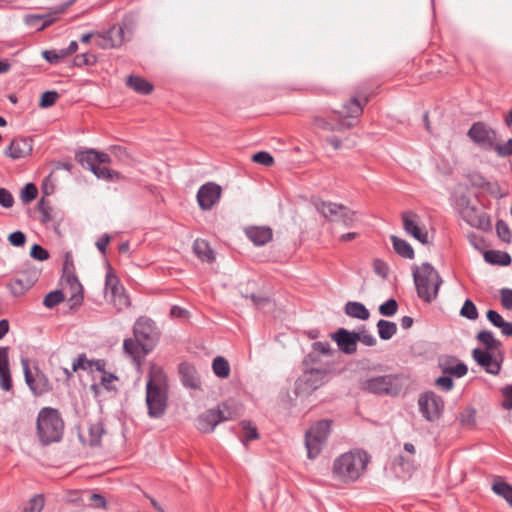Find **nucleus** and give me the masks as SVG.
I'll return each mask as SVG.
<instances>
[{
	"mask_svg": "<svg viewBox=\"0 0 512 512\" xmlns=\"http://www.w3.org/2000/svg\"><path fill=\"white\" fill-rule=\"evenodd\" d=\"M146 405L150 418L164 416L168 407V383L163 369L151 365L146 383Z\"/></svg>",
	"mask_w": 512,
	"mask_h": 512,
	"instance_id": "obj_1",
	"label": "nucleus"
},
{
	"mask_svg": "<svg viewBox=\"0 0 512 512\" xmlns=\"http://www.w3.org/2000/svg\"><path fill=\"white\" fill-rule=\"evenodd\" d=\"M370 461L368 453L355 449L338 456L332 466V475L344 484L357 481L364 473Z\"/></svg>",
	"mask_w": 512,
	"mask_h": 512,
	"instance_id": "obj_2",
	"label": "nucleus"
},
{
	"mask_svg": "<svg viewBox=\"0 0 512 512\" xmlns=\"http://www.w3.org/2000/svg\"><path fill=\"white\" fill-rule=\"evenodd\" d=\"M36 430L42 445L59 442L64 431V421L60 412L51 407L42 408L37 416Z\"/></svg>",
	"mask_w": 512,
	"mask_h": 512,
	"instance_id": "obj_3",
	"label": "nucleus"
},
{
	"mask_svg": "<svg viewBox=\"0 0 512 512\" xmlns=\"http://www.w3.org/2000/svg\"><path fill=\"white\" fill-rule=\"evenodd\" d=\"M412 275L418 297L424 302L430 303L436 299L442 278L437 270L428 262L418 267H412Z\"/></svg>",
	"mask_w": 512,
	"mask_h": 512,
	"instance_id": "obj_4",
	"label": "nucleus"
},
{
	"mask_svg": "<svg viewBox=\"0 0 512 512\" xmlns=\"http://www.w3.org/2000/svg\"><path fill=\"white\" fill-rule=\"evenodd\" d=\"M75 159L83 168L90 170L99 179L111 181L121 178L119 172L111 170L106 166L111 163V158L107 153L87 149L77 152Z\"/></svg>",
	"mask_w": 512,
	"mask_h": 512,
	"instance_id": "obj_5",
	"label": "nucleus"
},
{
	"mask_svg": "<svg viewBox=\"0 0 512 512\" xmlns=\"http://www.w3.org/2000/svg\"><path fill=\"white\" fill-rule=\"evenodd\" d=\"M379 87L380 84L375 80L360 83L354 89L350 99L343 104L341 115L345 118H358Z\"/></svg>",
	"mask_w": 512,
	"mask_h": 512,
	"instance_id": "obj_6",
	"label": "nucleus"
},
{
	"mask_svg": "<svg viewBox=\"0 0 512 512\" xmlns=\"http://www.w3.org/2000/svg\"><path fill=\"white\" fill-rule=\"evenodd\" d=\"M404 378L399 374L379 375L361 382V389L375 395L398 396L403 389Z\"/></svg>",
	"mask_w": 512,
	"mask_h": 512,
	"instance_id": "obj_7",
	"label": "nucleus"
},
{
	"mask_svg": "<svg viewBox=\"0 0 512 512\" xmlns=\"http://www.w3.org/2000/svg\"><path fill=\"white\" fill-rule=\"evenodd\" d=\"M236 416L237 412L232 403L223 401L215 408H210L198 416L197 428L203 433H210L219 423L233 420Z\"/></svg>",
	"mask_w": 512,
	"mask_h": 512,
	"instance_id": "obj_8",
	"label": "nucleus"
},
{
	"mask_svg": "<svg viewBox=\"0 0 512 512\" xmlns=\"http://www.w3.org/2000/svg\"><path fill=\"white\" fill-rule=\"evenodd\" d=\"M336 354L337 351L331 348L329 342H314L312 350L303 360V366L308 369L318 368L331 372L333 369V358Z\"/></svg>",
	"mask_w": 512,
	"mask_h": 512,
	"instance_id": "obj_9",
	"label": "nucleus"
},
{
	"mask_svg": "<svg viewBox=\"0 0 512 512\" xmlns=\"http://www.w3.org/2000/svg\"><path fill=\"white\" fill-rule=\"evenodd\" d=\"M332 421L322 419L316 422L305 434V446L307 455L310 459L316 458L324 444L326 443L331 431Z\"/></svg>",
	"mask_w": 512,
	"mask_h": 512,
	"instance_id": "obj_10",
	"label": "nucleus"
},
{
	"mask_svg": "<svg viewBox=\"0 0 512 512\" xmlns=\"http://www.w3.org/2000/svg\"><path fill=\"white\" fill-rule=\"evenodd\" d=\"M467 137L481 151L491 152L497 143L498 133L488 123L476 121L468 129Z\"/></svg>",
	"mask_w": 512,
	"mask_h": 512,
	"instance_id": "obj_11",
	"label": "nucleus"
},
{
	"mask_svg": "<svg viewBox=\"0 0 512 512\" xmlns=\"http://www.w3.org/2000/svg\"><path fill=\"white\" fill-rule=\"evenodd\" d=\"M330 373L324 369L304 368L303 373L295 381V394L297 396L311 395L328 381Z\"/></svg>",
	"mask_w": 512,
	"mask_h": 512,
	"instance_id": "obj_12",
	"label": "nucleus"
},
{
	"mask_svg": "<svg viewBox=\"0 0 512 512\" xmlns=\"http://www.w3.org/2000/svg\"><path fill=\"white\" fill-rule=\"evenodd\" d=\"M316 210L322 214L326 219L331 221L341 222L346 227L352 226L354 222L355 212L348 209L346 206L332 202H325L316 200L314 202Z\"/></svg>",
	"mask_w": 512,
	"mask_h": 512,
	"instance_id": "obj_13",
	"label": "nucleus"
},
{
	"mask_svg": "<svg viewBox=\"0 0 512 512\" xmlns=\"http://www.w3.org/2000/svg\"><path fill=\"white\" fill-rule=\"evenodd\" d=\"M63 277L71 289V297L69 301L72 303L71 307L79 306L83 302V287L75 275V267L71 252L65 253L63 263Z\"/></svg>",
	"mask_w": 512,
	"mask_h": 512,
	"instance_id": "obj_14",
	"label": "nucleus"
},
{
	"mask_svg": "<svg viewBox=\"0 0 512 512\" xmlns=\"http://www.w3.org/2000/svg\"><path fill=\"white\" fill-rule=\"evenodd\" d=\"M418 405L423 417L430 422L438 420L444 410L442 397L433 391L422 393L419 397Z\"/></svg>",
	"mask_w": 512,
	"mask_h": 512,
	"instance_id": "obj_15",
	"label": "nucleus"
},
{
	"mask_svg": "<svg viewBox=\"0 0 512 512\" xmlns=\"http://www.w3.org/2000/svg\"><path fill=\"white\" fill-rule=\"evenodd\" d=\"M39 275L40 271L38 269L27 267L18 271L7 286L14 296H22L37 282Z\"/></svg>",
	"mask_w": 512,
	"mask_h": 512,
	"instance_id": "obj_16",
	"label": "nucleus"
},
{
	"mask_svg": "<svg viewBox=\"0 0 512 512\" xmlns=\"http://www.w3.org/2000/svg\"><path fill=\"white\" fill-rule=\"evenodd\" d=\"M21 363L23 366L25 382L35 396H42L52 390V384L42 371L36 369L35 374H33L30 370L28 359L23 358Z\"/></svg>",
	"mask_w": 512,
	"mask_h": 512,
	"instance_id": "obj_17",
	"label": "nucleus"
},
{
	"mask_svg": "<svg viewBox=\"0 0 512 512\" xmlns=\"http://www.w3.org/2000/svg\"><path fill=\"white\" fill-rule=\"evenodd\" d=\"M106 294L111 295V300L118 310L131 306V300L126 294L125 288L120 284L119 278L109 269L105 277Z\"/></svg>",
	"mask_w": 512,
	"mask_h": 512,
	"instance_id": "obj_18",
	"label": "nucleus"
},
{
	"mask_svg": "<svg viewBox=\"0 0 512 512\" xmlns=\"http://www.w3.org/2000/svg\"><path fill=\"white\" fill-rule=\"evenodd\" d=\"M136 27L135 19L132 15H126L121 23L113 25L107 31V38L111 40L112 47H119L124 42L129 41L134 33Z\"/></svg>",
	"mask_w": 512,
	"mask_h": 512,
	"instance_id": "obj_19",
	"label": "nucleus"
},
{
	"mask_svg": "<svg viewBox=\"0 0 512 512\" xmlns=\"http://www.w3.org/2000/svg\"><path fill=\"white\" fill-rule=\"evenodd\" d=\"M133 335L144 343V347L153 349L156 342V328L154 322L147 317H139L133 326Z\"/></svg>",
	"mask_w": 512,
	"mask_h": 512,
	"instance_id": "obj_20",
	"label": "nucleus"
},
{
	"mask_svg": "<svg viewBox=\"0 0 512 512\" xmlns=\"http://www.w3.org/2000/svg\"><path fill=\"white\" fill-rule=\"evenodd\" d=\"M222 195V188L215 182L203 184L197 192V201L203 211H208L217 204Z\"/></svg>",
	"mask_w": 512,
	"mask_h": 512,
	"instance_id": "obj_21",
	"label": "nucleus"
},
{
	"mask_svg": "<svg viewBox=\"0 0 512 512\" xmlns=\"http://www.w3.org/2000/svg\"><path fill=\"white\" fill-rule=\"evenodd\" d=\"M472 357L478 365L483 367L485 371L492 375H498L501 371L504 356L502 353L493 356L491 351H484L475 348L472 351Z\"/></svg>",
	"mask_w": 512,
	"mask_h": 512,
	"instance_id": "obj_22",
	"label": "nucleus"
},
{
	"mask_svg": "<svg viewBox=\"0 0 512 512\" xmlns=\"http://www.w3.org/2000/svg\"><path fill=\"white\" fill-rule=\"evenodd\" d=\"M462 218L472 227L488 231L491 229L490 217L487 213L477 209L475 206L466 205L461 209Z\"/></svg>",
	"mask_w": 512,
	"mask_h": 512,
	"instance_id": "obj_23",
	"label": "nucleus"
},
{
	"mask_svg": "<svg viewBox=\"0 0 512 512\" xmlns=\"http://www.w3.org/2000/svg\"><path fill=\"white\" fill-rule=\"evenodd\" d=\"M331 337L337 343L340 351L349 355L356 352L357 342L359 340L357 332L339 328Z\"/></svg>",
	"mask_w": 512,
	"mask_h": 512,
	"instance_id": "obj_24",
	"label": "nucleus"
},
{
	"mask_svg": "<svg viewBox=\"0 0 512 512\" xmlns=\"http://www.w3.org/2000/svg\"><path fill=\"white\" fill-rule=\"evenodd\" d=\"M402 221H403V228L405 232L411 236H413L415 239L420 241L422 244L428 243V233L427 231H423L418 226V219L419 216L412 212V211H406L401 214Z\"/></svg>",
	"mask_w": 512,
	"mask_h": 512,
	"instance_id": "obj_25",
	"label": "nucleus"
},
{
	"mask_svg": "<svg viewBox=\"0 0 512 512\" xmlns=\"http://www.w3.org/2000/svg\"><path fill=\"white\" fill-rule=\"evenodd\" d=\"M341 118H324L320 115H314L312 117V125L316 128L322 129L324 131H345L353 127V123L347 122L345 117L341 115Z\"/></svg>",
	"mask_w": 512,
	"mask_h": 512,
	"instance_id": "obj_26",
	"label": "nucleus"
},
{
	"mask_svg": "<svg viewBox=\"0 0 512 512\" xmlns=\"http://www.w3.org/2000/svg\"><path fill=\"white\" fill-rule=\"evenodd\" d=\"M438 367L445 375L461 378L468 372V367L465 363L460 362L454 356H443L439 358Z\"/></svg>",
	"mask_w": 512,
	"mask_h": 512,
	"instance_id": "obj_27",
	"label": "nucleus"
},
{
	"mask_svg": "<svg viewBox=\"0 0 512 512\" xmlns=\"http://www.w3.org/2000/svg\"><path fill=\"white\" fill-rule=\"evenodd\" d=\"M123 350L137 365H140L146 355L152 351V349L144 347V343L138 341L135 337L124 340Z\"/></svg>",
	"mask_w": 512,
	"mask_h": 512,
	"instance_id": "obj_28",
	"label": "nucleus"
},
{
	"mask_svg": "<svg viewBox=\"0 0 512 512\" xmlns=\"http://www.w3.org/2000/svg\"><path fill=\"white\" fill-rule=\"evenodd\" d=\"M178 371L181 377L182 384L190 389H201L200 377L196 368L188 363L182 362L178 366Z\"/></svg>",
	"mask_w": 512,
	"mask_h": 512,
	"instance_id": "obj_29",
	"label": "nucleus"
},
{
	"mask_svg": "<svg viewBox=\"0 0 512 512\" xmlns=\"http://www.w3.org/2000/svg\"><path fill=\"white\" fill-rule=\"evenodd\" d=\"M0 387L10 391L13 387L9 367V347H0Z\"/></svg>",
	"mask_w": 512,
	"mask_h": 512,
	"instance_id": "obj_30",
	"label": "nucleus"
},
{
	"mask_svg": "<svg viewBox=\"0 0 512 512\" xmlns=\"http://www.w3.org/2000/svg\"><path fill=\"white\" fill-rule=\"evenodd\" d=\"M246 236L256 246H263L270 242L273 237L272 229L265 226H252L246 229Z\"/></svg>",
	"mask_w": 512,
	"mask_h": 512,
	"instance_id": "obj_31",
	"label": "nucleus"
},
{
	"mask_svg": "<svg viewBox=\"0 0 512 512\" xmlns=\"http://www.w3.org/2000/svg\"><path fill=\"white\" fill-rule=\"evenodd\" d=\"M32 151L30 142L25 138H16L11 141L9 147L5 151V155L16 160L24 158Z\"/></svg>",
	"mask_w": 512,
	"mask_h": 512,
	"instance_id": "obj_32",
	"label": "nucleus"
},
{
	"mask_svg": "<svg viewBox=\"0 0 512 512\" xmlns=\"http://www.w3.org/2000/svg\"><path fill=\"white\" fill-rule=\"evenodd\" d=\"M193 252L202 261L212 263L215 261V254L208 241L196 239L193 243Z\"/></svg>",
	"mask_w": 512,
	"mask_h": 512,
	"instance_id": "obj_33",
	"label": "nucleus"
},
{
	"mask_svg": "<svg viewBox=\"0 0 512 512\" xmlns=\"http://www.w3.org/2000/svg\"><path fill=\"white\" fill-rule=\"evenodd\" d=\"M126 85L127 87L142 95H148L152 93L154 89V86L149 81L135 75H130L127 77Z\"/></svg>",
	"mask_w": 512,
	"mask_h": 512,
	"instance_id": "obj_34",
	"label": "nucleus"
},
{
	"mask_svg": "<svg viewBox=\"0 0 512 512\" xmlns=\"http://www.w3.org/2000/svg\"><path fill=\"white\" fill-rule=\"evenodd\" d=\"M344 312L349 317L359 320H368L370 317V312L365 305L356 301L347 302L344 307Z\"/></svg>",
	"mask_w": 512,
	"mask_h": 512,
	"instance_id": "obj_35",
	"label": "nucleus"
},
{
	"mask_svg": "<svg viewBox=\"0 0 512 512\" xmlns=\"http://www.w3.org/2000/svg\"><path fill=\"white\" fill-rule=\"evenodd\" d=\"M393 469L400 478L410 477L414 470L413 460L405 459L402 455H399L393 462Z\"/></svg>",
	"mask_w": 512,
	"mask_h": 512,
	"instance_id": "obj_36",
	"label": "nucleus"
},
{
	"mask_svg": "<svg viewBox=\"0 0 512 512\" xmlns=\"http://www.w3.org/2000/svg\"><path fill=\"white\" fill-rule=\"evenodd\" d=\"M391 242L394 248V251L401 257L406 259L414 258V250L412 246L404 239H401L395 235L391 236Z\"/></svg>",
	"mask_w": 512,
	"mask_h": 512,
	"instance_id": "obj_37",
	"label": "nucleus"
},
{
	"mask_svg": "<svg viewBox=\"0 0 512 512\" xmlns=\"http://www.w3.org/2000/svg\"><path fill=\"white\" fill-rule=\"evenodd\" d=\"M484 259L492 265L508 266L511 263V256L507 252L499 250H488L484 253Z\"/></svg>",
	"mask_w": 512,
	"mask_h": 512,
	"instance_id": "obj_38",
	"label": "nucleus"
},
{
	"mask_svg": "<svg viewBox=\"0 0 512 512\" xmlns=\"http://www.w3.org/2000/svg\"><path fill=\"white\" fill-rule=\"evenodd\" d=\"M104 424L101 421L91 423L88 428V444L96 447L101 444V438L105 434Z\"/></svg>",
	"mask_w": 512,
	"mask_h": 512,
	"instance_id": "obj_39",
	"label": "nucleus"
},
{
	"mask_svg": "<svg viewBox=\"0 0 512 512\" xmlns=\"http://www.w3.org/2000/svg\"><path fill=\"white\" fill-rule=\"evenodd\" d=\"M476 338L485 347L484 351H494L502 345L499 340L494 338L493 333L488 330L479 331Z\"/></svg>",
	"mask_w": 512,
	"mask_h": 512,
	"instance_id": "obj_40",
	"label": "nucleus"
},
{
	"mask_svg": "<svg viewBox=\"0 0 512 512\" xmlns=\"http://www.w3.org/2000/svg\"><path fill=\"white\" fill-rule=\"evenodd\" d=\"M55 17L52 14L47 15H28L25 18L27 25L34 27L38 30H42L47 26L51 25L55 21Z\"/></svg>",
	"mask_w": 512,
	"mask_h": 512,
	"instance_id": "obj_41",
	"label": "nucleus"
},
{
	"mask_svg": "<svg viewBox=\"0 0 512 512\" xmlns=\"http://www.w3.org/2000/svg\"><path fill=\"white\" fill-rule=\"evenodd\" d=\"M377 329L382 340H389L396 334L397 325L395 322L380 319L377 322Z\"/></svg>",
	"mask_w": 512,
	"mask_h": 512,
	"instance_id": "obj_42",
	"label": "nucleus"
},
{
	"mask_svg": "<svg viewBox=\"0 0 512 512\" xmlns=\"http://www.w3.org/2000/svg\"><path fill=\"white\" fill-rule=\"evenodd\" d=\"M212 369L214 374L220 378H227L230 375V365L228 361L222 356H217L214 358Z\"/></svg>",
	"mask_w": 512,
	"mask_h": 512,
	"instance_id": "obj_43",
	"label": "nucleus"
},
{
	"mask_svg": "<svg viewBox=\"0 0 512 512\" xmlns=\"http://www.w3.org/2000/svg\"><path fill=\"white\" fill-rule=\"evenodd\" d=\"M492 490L495 494L504 498L512 507V485L505 481H498L493 483Z\"/></svg>",
	"mask_w": 512,
	"mask_h": 512,
	"instance_id": "obj_44",
	"label": "nucleus"
},
{
	"mask_svg": "<svg viewBox=\"0 0 512 512\" xmlns=\"http://www.w3.org/2000/svg\"><path fill=\"white\" fill-rule=\"evenodd\" d=\"M240 425L242 430L245 432L244 438L242 440L244 444L259 438V433L256 426H253L250 421L244 420L240 423Z\"/></svg>",
	"mask_w": 512,
	"mask_h": 512,
	"instance_id": "obj_45",
	"label": "nucleus"
},
{
	"mask_svg": "<svg viewBox=\"0 0 512 512\" xmlns=\"http://www.w3.org/2000/svg\"><path fill=\"white\" fill-rule=\"evenodd\" d=\"M460 315L469 320H476L479 316L476 305L472 300L466 299L461 310Z\"/></svg>",
	"mask_w": 512,
	"mask_h": 512,
	"instance_id": "obj_46",
	"label": "nucleus"
},
{
	"mask_svg": "<svg viewBox=\"0 0 512 512\" xmlns=\"http://www.w3.org/2000/svg\"><path fill=\"white\" fill-rule=\"evenodd\" d=\"M65 296L61 290L49 292L43 300V305L47 308H53L64 300Z\"/></svg>",
	"mask_w": 512,
	"mask_h": 512,
	"instance_id": "obj_47",
	"label": "nucleus"
},
{
	"mask_svg": "<svg viewBox=\"0 0 512 512\" xmlns=\"http://www.w3.org/2000/svg\"><path fill=\"white\" fill-rule=\"evenodd\" d=\"M493 152H495L496 155L501 158L511 157L512 156V138L508 139L505 143L499 142V139H498Z\"/></svg>",
	"mask_w": 512,
	"mask_h": 512,
	"instance_id": "obj_48",
	"label": "nucleus"
},
{
	"mask_svg": "<svg viewBox=\"0 0 512 512\" xmlns=\"http://www.w3.org/2000/svg\"><path fill=\"white\" fill-rule=\"evenodd\" d=\"M44 496L42 494L34 495L24 508L23 512H41L44 507Z\"/></svg>",
	"mask_w": 512,
	"mask_h": 512,
	"instance_id": "obj_49",
	"label": "nucleus"
},
{
	"mask_svg": "<svg viewBox=\"0 0 512 512\" xmlns=\"http://www.w3.org/2000/svg\"><path fill=\"white\" fill-rule=\"evenodd\" d=\"M43 58L50 64H57L62 59L68 57L63 49L60 50H44L42 52Z\"/></svg>",
	"mask_w": 512,
	"mask_h": 512,
	"instance_id": "obj_50",
	"label": "nucleus"
},
{
	"mask_svg": "<svg viewBox=\"0 0 512 512\" xmlns=\"http://www.w3.org/2000/svg\"><path fill=\"white\" fill-rule=\"evenodd\" d=\"M38 209L41 213V222L42 223H48L53 220L52 211L53 208L50 206L49 202L46 201L44 198H41V200L38 203Z\"/></svg>",
	"mask_w": 512,
	"mask_h": 512,
	"instance_id": "obj_51",
	"label": "nucleus"
},
{
	"mask_svg": "<svg viewBox=\"0 0 512 512\" xmlns=\"http://www.w3.org/2000/svg\"><path fill=\"white\" fill-rule=\"evenodd\" d=\"M37 194L38 189L36 185L33 183H27L21 190V200L25 204L30 203L37 197Z\"/></svg>",
	"mask_w": 512,
	"mask_h": 512,
	"instance_id": "obj_52",
	"label": "nucleus"
},
{
	"mask_svg": "<svg viewBox=\"0 0 512 512\" xmlns=\"http://www.w3.org/2000/svg\"><path fill=\"white\" fill-rule=\"evenodd\" d=\"M496 232L498 237L505 243H510L512 240V233L509 226L503 220H498L496 223Z\"/></svg>",
	"mask_w": 512,
	"mask_h": 512,
	"instance_id": "obj_53",
	"label": "nucleus"
},
{
	"mask_svg": "<svg viewBox=\"0 0 512 512\" xmlns=\"http://www.w3.org/2000/svg\"><path fill=\"white\" fill-rule=\"evenodd\" d=\"M398 310V303L395 299L391 298L379 306V313L386 317H391L396 314Z\"/></svg>",
	"mask_w": 512,
	"mask_h": 512,
	"instance_id": "obj_54",
	"label": "nucleus"
},
{
	"mask_svg": "<svg viewBox=\"0 0 512 512\" xmlns=\"http://www.w3.org/2000/svg\"><path fill=\"white\" fill-rule=\"evenodd\" d=\"M96 61L97 58L95 55L90 53H82L80 55L75 56L73 64L77 67L92 66L96 63Z\"/></svg>",
	"mask_w": 512,
	"mask_h": 512,
	"instance_id": "obj_55",
	"label": "nucleus"
},
{
	"mask_svg": "<svg viewBox=\"0 0 512 512\" xmlns=\"http://www.w3.org/2000/svg\"><path fill=\"white\" fill-rule=\"evenodd\" d=\"M59 98V94L56 91H46L41 95L39 106L42 108H48L54 105Z\"/></svg>",
	"mask_w": 512,
	"mask_h": 512,
	"instance_id": "obj_56",
	"label": "nucleus"
},
{
	"mask_svg": "<svg viewBox=\"0 0 512 512\" xmlns=\"http://www.w3.org/2000/svg\"><path fill=\"white\" fill-rule=\"evenodd\" d=\"M252 160L255 163L262 164L264 166H271L274 163V158L271 156L270 153L265 152V151H260V152L255 153L252 156Z\"/></svg>",
	"mask_w": 512,
	"mask_h": 512,
	"instance_id": "obj_57",
	"label": "nucleus"
},
{
	"mask_svg": "<svg viewBox=\"0 0 512 512\" xmlns=\"http://www.w3.org/2000/svg\"><path fill=\"white\" fill-rule=\"evenodd\" d=\"M30 255L32 258L39 260V261H45L49 259V252L43 248L42 246L38 244H34L31 247Z\"/></svg>",
	"mask_w": 512,
	"mask_h": 512,
	"instance_id": "obj_58",
	"label": "nucleus"
},
{
	"mask_svg": "<svg viewBox=\"0 0 512 512\" xmlns=\"http://www.w3.org/2000/svg\"><path fill=\"white\" fill-rule=\"evenodd\" d=\"M89 505L93 508L107 509L106 498L98 493H92L89 497Z\"/></svg>",
	"mask_w": 512,
	"mask_h": 512,
	"instance_id": "obj_59",
	"label": "nucleus"
},
{
	"mask_svg": "<svg viewBox=\"0 0 512 512\" xmlns=\"http://www.w3.org/2000/svg\"><path fill=\"white\" fill-rule=\"evenodd\" d=\"M374 272L382 278H387L389 273V267L387 263L381 259H375L373 261Z\"/></svg>",
	"mask_w": 512,
	"mask_h": 512,
	"instance_id": "obj_60",
	"label": "nucleus"
},
{
	"mask_svg": "<svg viewBox=\"0 0 512 512\" xmlns=\"http://www.w3.org/2000/svg\"><path fill=\"white\" fill-rule=\"evenodd\" d=\"M26 239V235L22 231H15L8 236V241L15 247L24 246Z\"/></svg>",
	"mask_w": 512,
	"mask_h": 512,
	"instance_id": "obj_61",
	"label": "nucleus"
},
{
	"mask_svg": "<svg viewBox=\"0 0 512 512\" xmlns=\"http://www.w3.org/2000/svg\"><path fill=\"white\" fill-rule=\"evenodd\" d=\"M500 299L502 306L507 310H512V289L502 288L500 290Z\"/></svg>",
	"mask_w": 512,
	"mask_h": 512,
	"instance_id": "obj_62",
	"label": "nucleus"
},
{
	"mask_svg": "<svg viewBox=\"0 0 512 512\" xmlns=\"http://www.w3.org/2000/svg\"><path fill=\"white\" fill-rule=\"evenodd\" d=\"M435 385L443 391L452 390L454 383L450 375L440 376L435 380Z\"/></svg>",
	"mask_w": 512,
	"mask_h": 512,
	"instance_id": "obj_63",
	"label": "nucleus"
},
{
	"mask_svg": "<svg viewBox=\"0 0 512 512\" xmlns=\"http://www.w3.org/2000/svg\"><path fill=\"white\" fill-rule=\"evenodd\" d=\"M501 392L504 398L502 407L506 410L512 409V384L505 386Z\"/></svg>",
	"mask_w": 512,
	"mask_h": 512,
	"instance_id": "obj_64",
	"label": "nucleus"
}]
</instances>
